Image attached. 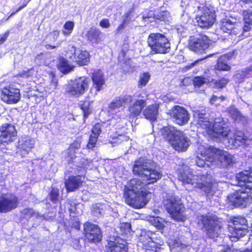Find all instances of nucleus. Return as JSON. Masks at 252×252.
Segmentation results:
<instances>
[{"label": "nucleus", "instance_id": "obj_56", "mask_svg": "<svg viewBox=\"0 0 252 252\" xmlns=\"http://www.w3.org/2000/svg\"><path fill=\"white\" fill-rule=\"evenodd\" d=\"M126 137L123 135H120L119 136L116 137L115 140L113 141V143H120L122 141L126 140Z\"/></svg>", "mask_w": 252, "mask_h": 252}, {"label": "nucleus", "instance_id": "obj_4", "mask_svg": "<svg viewBox=\"0 0 252 252\" xmlns=\"http://www.w3.org/2000/svg\"><path fill=\"white\" fill-rule=\"evenodd\" d=\"M238 185L245 187L236 190L228 196V200L235 207L245 208L250 204L252 197L250 190H252V167L249 170H245L238 173L236 176Z\"/></svg>", "mask_w": 252, "mask_h": 252}, {"label": "nucleus", "instance_id": "obj_19", "mask_svg": "<svg viewBox=\"0 0 252 252\" xmlns=\"http://www.w3.org/2000/svg\"><path fill=\"white\" fill-rule=\"evenodd\" d=\"M85 237L91 242H97L101 240L102 235L100 228L96 225L87 222L84 225Z\"/></svg>", "mask_w": 252, "mask_h": 252}, {"label": "nucleus", "instance_id": "obj_49", "mask_svg": "<svg viewBox=\"0 0 252 252\" xmlns=\"http://www.w3.org/2000/svg\"><path fill=\"white\" fill-rule=\"evenodd\" d=\"M60 34V31L58 30H55L50 32L48 35V37L51 38L52 41H56Z\"/></svg>", "mask_w": 252, "mask_h": 252}, {"label": "nucleus", "instance_id": "obj_51", "mask_svg": "<svg viewBox=\"0 0 252 252\" xmlns=\"http://www.w3.org/2000/svg\"><path fill=\"white\" fill-rule=\"evenodd\" d=\"M99 25L103 28L108 29L110 27L109 20L108 19H103L100 22Z\"/></svg>", "mask_w": 252, "mask_h": 252}, {"label": "nucleus", "instance_id": "obj_64", "mask_svg": "<svg viewBox=\"0 0 252 252\" xmlns=\"http://www.w3.org/2000/svg\"><path fill=\"white\" fill-rule=\"evenodd\" d=\"M238 252H252V250H246L243 251H238Z\"/></svg>", "mask_w": 252, "mask_h": 252}, {"label": "nucleus", "instance_id": "obj_22", "mask_svg": "<svg viewBox=\"0 0 252 252\" xmlns=\"http://www.w3.org/2000/svg\"><path fill=\"white\" fill-rule=\"evenodd\" d=\"M18 204V198L15 195L7 196L0 198V212L5 213L16 208Z\"/></svg>", "mask_w": 252, "mask_h": 252}, {"label": "nucleus", "instance_id": "obj_47", "mask_svg": "<svg viewBox=\"0 0 252 252\" xmlns=\"http://www.w3.org/2000/svg\"><path fill=\"white\" fill-rule=\"evenodd\" d=\"M101 132V124L97 123L94 126L93 128L92 129V135L98 137Z\"/></svg>", "mask_w": 252, "mask_h": 252}, {"label": "nucleus", "instance_id": "obj_25", "mask_svg": "<svg viewBox=\"0 0 252 252\" xmlns=\"http://www.w3.org/2000/svg\"><path fill=\"white\" fill-rule=\"evenodd\" d=\"M217 149L205 147L204 145H200L197 148L196 151V157L204 158L205 159H210V160H214L215 155V150Z\"/></svg>", "mask_w": 252, "mask_h": 252}, {"label": "nucleus", "instance_id": "obj_39", "mask_svg": "<svg viewBox=\"0 0 252 252\" xmlns=\"http://www.w3.org/2000/svg\"><path fill=\"white\" fill-rule=\"evenodd\" d=\"M74 27V24L72 21L66 22L63 26V33L65 36H69L72 32Z\"/></svg>", "mask_w": 252, "mask_h": 252}, {"label": "nucleus", "instance_id": "obj_12", "mask_svg": "<svg viewBox=\"0 0 252 252\" xmlns=\"http://www.w3.org/2000/svg\"><path fill=\"white\" fill-rule=\"evenodd\" d=\"M199 11L195 19L198 25L201 28H207L215 22V13L212 7L202 6L198 7Z\"/></svg>", "mask_w": 252, "mask_h": 252}, {"label": "nucleus", "instance_id": "obj_54", "mask_svg": "<svg viewBox=\"0 0 252 252\" xmlns=\"http://www.w3.org/2000/svg\"><path fill=\"white\" fill-rule=\"evenodd\" d=\"M57 85H58L57 81L56 79H53L51 81L48 87H49V90H50L51 91H53L56 89Z\"/></svg>", "mask_w": 252, "mask_h": 252}, {"label": "nucleus", "instance_id": "obj_20", "mask_svg": "<svg viewBox=\"0 0 252 252\" xmlns=\"http://www.w3.org/2000/svg\"><path fill=\"white\" fill-rule=\"evenodd\" d=\"M0 140L2 142H10L16 139L17 131L14 125L7 123L4 124L0 127Z\"/></svg>", "mask_w": 252, "mask_h": 252}, {"label": "nucleus", "instance_id": "obj_11", "mask_svg": "<svg viewBox=\"0 0 252 252\" xmlns=\"http://www.w3.org/2000/svg\"><path fill=\"white\" fill-rule=\"evenodd\" d=\"M65 56L67 58L80 66L88 64L90 60V55L88 52L77 48L71 44L67 46Z\"/></svg>", "mask_w": 252, "mask_h": 252}, {"label": "nucleus", "instance_id": "obj_1", "mask_svg": "<svg viewBox=\"0 0 252 252\" xmlns=\"http://www.w3.org/2000/svg\"><path fill=\"white\" fill-rule=\"evenodd\" d=\"M132 172L147 182L144 183L138 179H131L125 188L124 196L126 204L139 209L144 207L149 201L147 197V185L157 182L161 178V174L153 168V163L150 160L143 158L134 161Z\"/></svg>", "mask_w": 252, "mask_h": 252}, {"label": "nucleus", "instance_id": "obj_15", "mask_svg": "<svg viewBox=\"0 0 252 252\" xmlns=\"http://www.w3.org/2000/svg\"><path fill=\"white\" fill-rule=\"evenodd\" d=\"M169 114L172 121L180 126L187 124L189 119V115L188 111L179 105L173 107L169 110Z\"/></svg>", "mask_w": 252, "mask_h": 252}, {"label": "nucleus", "instance_id": "obj_37", "mask_svg": "<svg viewBox=\"0 0 252 252\" xmlns=\"http://www.w3.org/2000/svg\"><path fill=\"white\" fill-rule=\"evenodd\" d=\"M23 215L25 216L26 217L28 218H43L44 216L39 214L38 212H35L33 209L27 208L24 209L22 212Z\"/></svg>", "mask_w": 252, "mask_h": 252}, {"label": "nucleus", "instance_id": "obj_36", "mask_svg": "<svg viewBox=\"0 0 252 252\" xmlns=\"http://www.w3.org/2000/svg\"><path fill=\"white\" fill-rule=\"evenodd\" d=\"M229 115L234 120H241L242 115L239 111L234 106H231L227 109Z\"/></svg>", "mask_w": 252, "mask_h": 252}, {"label": "nucleus", "instance_id": "obj_5", "mask_svg": "<svg viewBox=\"0 0 252 252\" xmlns=\"http://www.w3.org/2000/svg\"><path fill=\"white\" fill-rule=\"evenodd\" d=\"M162 136L170 142L175 150L184 152L190 145L189 139L181 131L172 126H165L161 129Z\"/></svg>", "mask_w": 252, "mask_h": 252}, {"label": "nucleus", "instance_id": "obj_40", "mask_svg": "<svg viewBox=\"0 0 252 252\" xmlns=\"http://www.w3.org/2000/svg\"><path fill=\"white\" fill-rule=\"evenodd\" d=\"M151 75L148 72H144L140 76L138 85L140 88L145 86L149 82Z\"/></svg>", "mask_w": 252, "mask_h": 252}, {"label": "nucleus", "instance_id": "obj_28", "mask_svg": "<svg viewBox=\"0 0 252 252\" xmlns=\"http://www.w3.org/2000/svg\"><path fill=\"white\" fill-rule=\"evenodd\" d=\"M105 252H127V248L122 243L114 241H108L105 248Z\"/></svg>", "mask_w": 252, "mask_h": 252}, {"label": "nucleus", "instance_id": "obj_44", "mask_svg": "<svg viewBox=\"0 0 252 252\" xmlns=\"http://www.w3.org/2000/svg\"><path fill=\"white\" fill-rule=\"evenodd\" d=\"M224 99L225 97L223 96L218 97L215 95H213L211 98L210 102L212 104H214L216 106H218Z\"/></svg>", "mask_w": 252, "mask_h": 252}, {"label": "nucleus", "instance_id": "obj_62", "mask_svg": "<svg viewBox=\"0 0 252 252\" xmlns=\"http://www.w3.org/2000/svg\"><path fill=\"white\" fill-rule=\"evenodd\" d=\"M150 247H146L145 252H156V249H150Z\"/></svg>", "mask_w": 252, "mask_h": 252}, {"label": "nucleus", "instance_id": "obj_35", "mask_svg": "<svg viewBox=\"0 0 252 252\" xmlns=\"http://www.w3.org/2000/svg\"><path fill=\"white\" fill-rule=\"evenodd\" d=\"M90 105L91 101L89 98H86L84 101H81L80 103V106L84 112L85 118H87L91 113Z\"/></svg>", "mask_w": 252, "mask_h": 252}, {"label": "nucleus", "instance_id": "obj_41", "mask_svg": "<svg viewBox=\"0 0 252 252\" xmlns=\"http://www.w3.org/2000/svg\"><path fill=\"white\" fill-rule=\"evenodd\" d=\"M150 221L151 223L158 229H162L164 227V220L161 218L153 217L151 218Z\"/></svg>", "mask_w": 252, "mask_h": 252}, {"label": "nucleus", "instance_id": "obj_2", "mask_svg": "<svg viewBox=\"0 0 252 252\" xmlns=\"http://www.w3.org/2000/svg\"><path fill=\"white\" fill-rule=\"evenodd\" d=\"M208 114L203 111H197L194 113V117L197 121L196 126L198 130L202 133H207L211 136L219 139L224 138V141H227L229 145L234 147H237L243 145L246 140V137L243 132L237 131L233 137L230 135V129L223 118H216L214 123H211L208 118Z\"/></svg>", "mask_w": 252, "mask_h": 252}, {"label": "nucleus", "instance_id": "obj_46", "mask_svg": "<svg viewBox=\"0 0 252 252\" xmlns=\"http://www.w3.org/2000/svg\"><path fill=\"white\" fill-rule=\"evenodd\" d=\"M97 136L91 135L90 137L89 143L87 145V147L89 149H93L95 147L97 142Z\"/></svg>", "mask_w": 252, "mask_h": 252}, {"label": "nucleus", "instance_id": "obj_57", "mask_svg": "<svg viewBox=\"0 0 252 252\" xmlns=\"http://www.w3.org/2000/svg\"><path fill=\"white\" fill-rule=\"evenodd\" d=\"M28 3V1H24L23 5L22 6H20L15 12H13L12 13H11V14L10 15V16L9 17L11 16L12 15H13L16 13L18 12V11H19L20 10L22 9L23 8L26 7L27 6Z\"/></svg>", "mask_w": 252, "mask_h": 252}, {"label": "nucleus", "instance_id": "obj_53", "mask_svg": "<svg viewBox=\"0 0 252 252\" xmlns=\"http://www.w3.org/2000/svg\"><path fill=\"white\" fill-rule=\"evenodd\" d=\"M125 16V19L124 20L123 23L118 27V28L116 30L117 33L121 32L122 31H123L124 30V29L125 28V23L126 21V19L128 16V14H126Z\"/></svg>", "mask_w": 252, "mask_h": 252}, {"label": "nucleus", "instance_id": "obj_63", "mask_svg": "<svg viewBox=\"0 0 252 252\" xmlns=\"http://www.w3.org/2000/svg\"><path fill=\"white\" fill-rule=\"evenodd\" d=\"M226 246H223L220 250L221 252H229L228 251H226Z\"/></svg>", "mask_w": 252, "mask_h": 252}, {"label": "nucleus", "instance_id": "obj_27", "mask_svg": "<svg viewBox=\"0 0 252 252\" xmlns=\"http://www.w3.org/2000/svg\"><path fill=\"white\" fill-rule=\"evenodd\" d=\"M159 105L154 103L147 106L143 111V114L145 118L154 121L156 120L158 114Z\"/></svg>", "mask_w": 252, "mask_h": 252}, {"label": "nucleus", "instance_id": "obj_8", "mask_svg": "<svg viewBox=\"0 0 252 252\" xmlns=\"http://www.w3.org/2000/svg\"><path fill=\"white\" fill-rule=\"evenodd\" d=\"M89 83L90 79L85 76L71 80L66 86L64 94L75 98L79 97L88 89Z\"/></svg>", "mask_w": 252, "mask_h": 252}, {"label": "nucleus", "instance_id": "obj_59", "mask_svg": "<svg viewBox=\"0 0 252 252\" xmlns=\"http://www.w3.org/2000/svg\"><path fill=\"white\" fill-rule=\"evenodd\" d=\"M226 251H228L229 252H238L237 250L235 249L232 247H229L228 246H226Z\"/></svg>", "mask_w": 252, "mask_h": 252}, {"label": "nucleus", "instance_id": "obj_21", "mask_svg": "<svg viewBox=\"0 0 252 252\" xmlns=\"http://www.w3.org/2000/svg\"><path fill=\"white\" fill-rule=\"evenodd\" d=\"M34 144L35 142L33 139L27 136L21 137L18 142L17 155H20L22 157H26L34 147Z\"/></svg>", "mask_w": 252, "mask_h": 252}, {"label": "nucleus", "instance_id": "obj_31", "mask_svg": "<svg viewBox=\"0 0 252 252\" xmlns=\"http://www.w3.org/2000/svg\"><path fill=\"white\" fill-rule=\"evenodd\" d=\"M101 34V32L98 29L91 28L87 32L86 36L90 41L93 43H97L99 36Z\"/></svg>", "mask_w": 252, "mask_h": 252}, {"label": "nucleus", "instance_id": "obj_6", "mask_svg": "<svg viewBox=\"0 0 252 252\" xmlns=\"http://www.w3.org/2000/svg\"><path fill=\"white\" fill-rule=\"evenodd\" d=\"M196 221L209 238L215 239L220 235L221 226L218 222L215 216L199 215Z\"/></svg>", "mask_w": 252, "mask_h": 252}, {"label": "nucleus", "instance_id": "obj_43", "mask_svg": "<svg viewBox=\"0 0 252 252\" xmlns=\"http://www.w3.org/2000/svg\"><path fill=\"white\" fill-rule=\"evenodd\" d=\"M209 80L202 76H197L194 78L193 84L195 87H200L204 84L209 83Z\"/></svg>", "mask_w": 252, "mask_h": 252}, {"label": "nucleus", "instance_id": "obj_17", "mask_svg": "<svg viewBox=\"0 0 252 252\" xmlns=\"http://www.w3.org/2000/svg\"><path fill=\"white\" fill-rule=\"evenodd\" d=\"M1 98L2 100L9 104H15L20 100V90L12 86H8L1 90Z\"/></svg>", "mask_w": 252, "mask_h": 252}, {"label": "nucleus", "instance_id": "obj_60", "mask_svg": "<svg viewBox=\"0 0 252 252\" xmlns=\"http://www.w3.org/2000/svg\"><path fill=\"white\" fill-rule=\"evenodd\" d=\"M153 14V12H151V13L149 14V15H150V16H143V20H144L146 22L149 18L152 17V16Z\"/></svg>", "mask_w": 252, "mask_h": 252}, {"label": "nucleus", "instance_id": "obj_50", "mask_svg": "<svg viewBox=\"0 0 252 252\" xmlns=\"http://www.w3.org/2000/svg\"><path fill=\"white\" fill-rule=\"evenodd\" d=\"M201 61H202V59L194 61L193 63H191L189 64H187V65H186L184 67V69L186 70H188L196 66H197L199 64V63H200V62Z\"/></svg>", "mask_w": 252, "mask_h": 252}, {"label": "nucleus", "instance_id": "obj_55", "mask_svg": "<svg viewBox=\"0 0 252 252\" xmlns=\"http://www.w3.org/2000/svg\"><path fill=\"white\" fill-rule=\"evenodd\" d=\"M9 35V32H6L3 34L0 35V44H2L7 39Z\"/></svg>", "mask_w": 252, "mask_h": 252}, {"label": "nucleus", "instance_id": "obj_24", "mask_svg": "<svg viewBox=\"0 0 252 252\" xmlns=\"http://www.w3.org/2000/svg\"><path fill=\"white\" fill-rule=\"evenodd\" d=\"M83 181L81 176H75L69 177L64 183L67 191H74L81 186Z\"/></svg>", "mask_w": 252, "mask_h": 252}, {"label": "nucleus", "instance_id": "obj_7", "mask_svg": "<svg viewBox=\"0 0 252 252\" xmlns=\"http://www.w3.org/2000/svg\"><path fill=\"white\" fill-rule=\"evenodd\" d=\"M147 42L152 51L156 53L165 54L170 51V43L163 34L151 33L148 36Z\"/></svg>", "mask_w": 252, "mask_h": 252}, {"label": "nucleus", "instance_id": "obj_26", "mask_svg": "<svg viewBox=\"0 0 252 252\" xmlns=\"http://www.w3.org/2000/svg\"><path fill=\"white\" fill-rule=\"evenodd\" d=\"M243 20L244 25L242 28V35L247 36L249 35L248 32L252 28V11L251 10H245L243 12Z\"/></svg>", "mask_w": 252, "mask_h": 252}, {"label": "nucleus", "instance_id": "obj_10", "mask_svg": "<svg viewBox=\"0 0 252 252\" xmlns=\"http://www.w3.org/2000/svg\"><path fill=\"white\" fill-rule=\"evenodd\" d=\"M248 224L243 217L234 218L228 225L230 239L231 241H237L240 237L245 236L248 232Z\"/></svg>", "mask_w": 252, "mask_h": 252}, {"label": "nucleus", "instance_id": "obj_18", "mask_svg": "<svg viewBox=\"0 0 252 252\" xmlns=\"http://www.w3.org/2000/svg\"><path fill=\"white\" fill-rule=\"evenodd\" d=\"M220 30L224 32L231 35L239 34L242 30L241 23L236 20L233 21L229 19H224L221 22Z\"/></svg>", "mask_w": 252, "mask_h": 252}, {"label": "nucleus", "instance_id": "obj_23", "mask_svg": "<svg viewBox=\"0 0 252 252\" xmlns=\"http://www.w3.org/2000/svg\"><path fill=\"white\" fill-rule=\"evenodd\" d=\"M146 100V99H143L139 96L129 107V117H136L139 116L147 104Z\"/></svg>", "mask_w": 252, "mask_h": 252}, {"label": "nucleus", "instance_id": "obj_38", "mask_svg": "<svg viewBox=\"0 0 252 252\" xmlns=\"http://www.w3.org/2000/svg\"><path fill=\"white\" fill-rule=\"evenodd\" d=\"M214 160H210V159H205L204 158L196 157V163L197 165L201 167H205L206 166L209 167L210 164L214 162Z\"/></svg>", "mask_w": 252, "mask_h": 252}, {"label": "nucleus", "instance_id": "obj_14", "mask_svg": "<svg viewBox=\"0 0 252 252\" xmlns=\"http://www.w3.org/2000/svg\"><path fill=\"white\" fill-rule=\"evenodd\" d=\"M217 164L222 168L230 169L236 163L234 156L224 150L217 149L215 150L214 160Z\"/></svg>", "mask_w": 252, "mask_h": 252}, {"label": "nucleus", "instance_id": "obj_32", "mask_svg": "<svg viewBox=\"0 0 252 252\" xmlns=\"http://www.w3.org/2000/svg\"><path fill=\"white\" fill-rule=\"evenodd\" d=\"M150 234H152L150 232L143 233L139 237L140 242L146 247H154L156 245Z\"/></svg>", "mask_w": 252, "mask_h": 252}, {"label": "nucleus", "instance_id": "obj_48", "mask_svg": "<svg viewBox=\"0 0 252 252\" xmlns=\"http://www.w3.org/2000/svg\"><path fill=\"white\" fill-rule=\"evenodd\" d=\"M229 80L226 78H221L216 83V86L219 88H222L225 87L228 83Z\"/></svg>", "mask_w": 252, "mask_h": 252}, {"label": "nucleus", "instance_id": "obj_61", "mask_svg": "<svg viewBox=\"0 0 252 252\" xmlns=\"http://www.w3.org/2000/svg\"><path fill=\"white\" fill-rule=\"evenodd\" d=\"M130 226V224L129 223H126L122 224L121 225V228L124 227H126V228H127V229H129Z\"/></svg>", "mask_w": 252, "mask_h": 252}, {"label": "nucleus", "instance_id": "obj_58", "mask_svg": "<svg viewBox=\"0 0 252 252\" xmlns=\"http://www.w3.org/2000/svg\"><path fill=\"white\" fill-rule=\"evenodd\" d=\"M59 45H60V44L58 43H57L56 44H55L54 45H52L49 44H47L45 45V48L47 50L53 49H55V48H57V47H58L59 46Z\"/></svg>", "mask_w": 252, "mask_h": 252}, {"label": "nucleus", "instance_id": "obj_13", "mask_svg": "<svg viewBox=\"0 0 252 252\" xmlns=\"http://www.w3.org/2000/svg\"><path fill=\"white\" fill-rule=\"evenodd\" d=\"M209 38L203 34H198L190 37L189 47L190 50L198 53H202L211 45Z\"/></svg>", "mask_w": 252, "mask_h": 252}, {"label": "nucleus", "instance_id": "obj_16", "mask_svg": "<svg viewBox=\"0 0 252 252\" xmlns=\"http://www.w3.org/2000/svg\"><path fill=\"white\" fill-rule=\"evenodd\" d=\"M132 101V96L129 94H121L115 97L108 106V112L112 114H117L120 112V109L124 104L129 103Z\"/></svg>", "mask_w": 252, "mask_h": 252}, {"label": "nucleus", "instance_id": "obj_30", "mask_svg": "<svg viewBox=\"0 0 252 252\" xmlns=\"http://www.w3.org/2000/svg\"><path fill=\"white\" fill-rule=\"evenodd\" d=\"M74 66L69 64L68 61L63 58L60 59L58 68L64 74L68 73L73 70Z\"/></svg>", "mask_w": 252, "mask_h": 252}, {"label": "nucleus", "instance_id": "obj_34", "mask_svg": "<svg viewBox=\"0 0 252 252\" xmlns=\"http://www.w3.org/2000/svg\"><path fill=\"white\" fill-rule=\"evenodd\" d=\"M228 57L226 55L220 57L218 60L217 68L220 70L228 71L230 66L228 64Z\"/></svg>", "mask_w": 252, "mask_h": 252}, {"label": "nucleus", "instance_id": "obj_33", "mask_svg": "<svg viewBox=\"0 0 252 252\" xmlns=\"http://www.w3.org/2000/svg\"><path fill=\"white\" fill-rule=\"evenodd\" d=\"M168 246L171 252H179L185 248L186 245L182 243L179 240H169Z\"/></svg>", "mask_w": 252, "mask_h": 252}, {"label": "nucleus", "instance_id": "obj_29", "mask_svg": "<svg viewBox=\"0 0 252 252\" xmlns=\"http://www.w3.org/2000/svg\"><path fill=\"white\" fill-rule=\"evenodd\" d=\"M92 80L96 91L99 92L102 90V86L105 83L102 71L100 70H95L92 76Z\"/></svg>", "mask_w": 252, "mask_h": 252}, {"label": "nucleus", "instance_id": "obj_52", "mask_svg": "<svg viewBox=\"0 0 252 252\" xmlns=\"http://www.w3.org/2000/svg\"><path fill=\"white\" fill-rule=\"evenodd\" d=\"M251 72H252V70L250 68L246 69L244 71L242 72V74L238 73L236 75V77L239 78L241 76V78L242 79H244L245 77H247L248 75H250V73Z\"/></svg>", "mask_w": 252, "mask_h": 252}, {"label": "nucleus", "instance_id": "obj_42", "mask_svg": "<svg viewBox=\"0 0 252 252\" xmlns=\"http://www.w3.org/2000/svg\"><path fill=\"white\" fill-rule=\"evenodd\" d=\"M103 207L100 204H95L93 205L92 213L93 216L99 217L103 213Z\"/></svg>", "mask_w": 252, "mask_h": 252}, {"label": "nucleus", "instance_id": "obj_9", "mask_svg": "<svg viewBox=\"0 0 252 252\" xmlns=\"http://www.w3.org/2000/svg\"><path fill=\"white\" fill-rule=\"evenodd\" d=\"M163 205L172 218L178 221L184 220L185 208L179 198L169 196L163 201Z\"/></svg>", "mask_w": 252, "mask_h": 252}, {"label": "nucleus", "instance_id": "obj_3", "mask_svg": "<svg viewBox=\"0 0 252 252\" xmlns=\"http://www.w3.org/2000/svg\"><path fill=\"white\" fill-rule=\"evenodd\" d=\"M177 173L179 180L186 187L200 189L208 196L214 195L217 190L218 184L210 174L193 175L191 169L184 164L178 168Z\"/></svg>", "mask_w": 252, "mask_h": 252}, {"label": "nucleus", "instance_id": "obj_45", "mask_svg": "<svg viewBox=\"0 0 252 252\" xmlns=\"http://www.w3.org/2000/svg\"><path fill=\"white\" fill-rule=\"evenodd\" d=\"M59 195V189L53 188L50 192V199L54 202H56L58 200Z\"/></svg>", "mask_w": 252, "mask_h": 252}]
</instances>
